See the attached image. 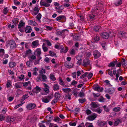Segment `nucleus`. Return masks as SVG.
Segmentation results:
<instances>
[{"label":"nucleus","mask_w":127,"mask_h":127,"mask_svg":"<svg viewBox=\"0 0 127 127\" xmlns=\"http://www.w3.org/2000/svg\"><path fill=\"white\" fill-rule=\"evenodd\" d=\"M97 6V5H96V7H94V9L91 11V13L89 15V18L91 19L94 20L95 18L98 16L99 14L98 11L99 10H102V5H100V7L101 8V9L98 8V7H98Z\"/></svg>","instance_id":"1"},{"label":"nucleus","mask_w":127,"mask_h":127,"mask_svg":"<svg viewBox=\"0 0 127 127\" xmlns=\"http://www.w3.org/2000/svg\"><path fill=\"white\" fill-rule=\"evenodd\" d=\"M47 77L46 75L43 74H39L37 78V80L38 81L40 80L44 82L47 81Z\"/></svg>","instance_id":"2"},{"label":"nucleus","mask_w":127,"mask_h":127,"mask_svg":"<svg viewBox=\"0 0 127 127\" xmlns=\"http://www.w3.org/2000/svg\"><path fill=\"white\" fill-rule=\"evenodd\" d=\"M93 54L94 58L96 59L99 58L101 55L100 53L97 50L93 51Z\"/></svg>","instance_id":"3"},{"label":"nucleus","mask_w":127,"mask_h":127,"mask_svg":"<svg viewBox=\"0 0 127 127\" xmlns=\"http://www.w3.org/2000/svg\"><path fill=\"white\" fill-rule=\"evenodd\" d=\"M36 106V104L34 103H30L26 106L27 108L29 110H31L34 108Z\"/></svg>","instance_id":"4"},{"label":"nucleus","mask_w":127,"mask_h":127,"mask_svg":"<svg viewBox=\"0 0 127 127\" xmlns=\"http://www.w3.org/2000/svg\"><path fill=\"white\" fill-rule=\"evenodd\" d=\"M118 34L120 37L125 38L127 36V33L125 32L120 31L118 32Z\"/></svg>","instance_id":"5"},{"label":"nucleus","mask_w":127,"mask_h":127,"mask_svg":"<svg viewBox=\"0 0 127 127\" xmlns=\"http://www.w3.org/2000/svg\"><path fill=\"white\" fill-rule=\"evenodd\" d=\"M90 62V61L88 59H84L83 61V66L86 67L89 65Z\"/></svg>","instance_id":"6"},{"label":"nucleus","mask_w":127,"mask_h":127,"mask_svg":"<svg viewBox=\"0 0 127 127\" xmlns=\"http://www.w3.org/2000/svg\"><path fill=\"white\" fill-rule=\"evenodd\" d=\"M34 54H36L37 58L41 57L40 55L41 54V49L39 48H37L36 49L35 51L34 52Z\"/></svg>","instance_id":"7"},{"label":"nucleus","mask_w":127,"mask_h":127,"mask_svg":"<svg viewBox=\"0 0 127 127\" xmlns=\"http://www.w3.org/2000/svg\"><path fill=\"white\" fill-rule=\"evenodd\" d=\"M64 65L66 67L70 69L73 67V64L67 61H65L64 63Z\"/></svg>","instance_id":"8"},{"label":"nucleus","mask_w":127,"mask_h":127,"mask_svg":"<svg viewBox=\"0 0 127 127\" xmlns=\"http://www.w3.org/2000/svg\"><path fill=\"white\" fill-rule=\"evenodd\" d=\"M109 33L106 32H104L101 34L102 37L104 39H107L109 37Z\"/></svg>","instance_id":"9"},{"label":"nucleus","mask_w":127,"mask_h":127,"mask_svg":"<svg viewBox=\"0 0 127 127\" xmlns=\"http://www.w3.org/2000/svg\"><path fill=\"white\" fill-rule=\"evenodd\" d=\"M32 31L31 27L29 26H26L25 30V32L26 33H30L32 32Z\"/></svg>","instance_id":"10"},{"label":"nucleus","mask_w":127,"mask_h":127,"mask_svg":"<svg viewBox=\"0 0 127 127\" xmlns=\"http://www.w3.org/2000/svg\"><path fill=\"white\" fill-rule=\"evenodd\" d=\"M91 106L90 109L93 111H94V110H95V109L98 107L97 104L94 102H92L91 103Z\"/></svg>","instance_id":"11"},{"label":"nucleus","mask_w":127,"mask_h":127,"mask_svg":"<svg viewBox=\"0 0 127 127\" xmlns=\"http://www.w3.org/2000/svg\"><path fill=\"white\" fill-rule=\"evenodd\" d=\"M66 17L64 15H61L57 17L56 18V20L59 21V20H66Z\"/></svg>","instance_id":"12"},{"label":"nucleus","mask_w":127,"mask_h":127,"mask_svg":"<svg viewBox=\"0 0 127 127\" xmlns=\"http://www.w3.org/2000/svg\"><path fill=\"white\" fill-rule=\"evenodd\" d=\"M53 90L55 91L59 90L60 89V87L58 84H55L52 87Z\"/></svg>","instance_id":"13"},{"label":"nucleus","mask_w":127,"mask_h":127,"mask_svg":"<svg viewBox=\"0 0 127 127\" xmlns=\"http://www.w3.org/2000/svg\"><path fill=\"white\" fill-rule=\"evenodd\" d=\"M16 119V118L14 117H7L6 122H11L14 121Z\"/></svg>","instance_id":"14"},{"label":"nucleus","mask_w":127,"mask_h":127,"mask_svg":"<svg viewBox=\"0 0 127 127\" xmlns=\"http://www.w3.org/2000/svg\"><path fill=\"white\" fill-rule=\"evenodd\" d=\"M9 44L11 48L14 49L16 47V45L15 41H10Z\"/></svg>","instance_id":"15"},{"label":"nucleus","mask_w":127,"mask_h":127,"mask_svg":"<svg viewBox=\"0 0 127 127\" xmlns=\"http://www.w3.org/2000/svg\"><path fill=\"white\" fill-rule=\"evenodd\" d=\"M40 4L41 6H43L46 7H48L49 6L50 4L47 2H46L44 1L42 2L41 1L40 2Z\"/></svg>","instance_id":"16"},{"label":"nucleus","mask_w":127,"mask_h":127,"mask_svg":"<svg viewBox=\"0 0 127 127\" xmlns=\"http://www.w3.org/2000/svg\"><path fill=\"white\" fill-rule=\"evenodd\" d=\"M33 12L34 14L36 15L39 12V8L37 6H36L33 8Z\"/></svg>","instance_id":"17"},{"label":"nucleus","mask_w":127,"mask_h":127,"mask_svg":"<svg viewBox=\"0 0 127 127\" xmlns=\"http://www.w3.org/2000/svg\"><path fill=\"white\" fill-rule=\"evenodd\" d=\"M71 36L73 37V40L74 41H78L80 40L79 36L76 34L73 35L72 34Z\"/></svg>","instance_id":"18"},{"label":"nucleus","mask_w":127,"mask_h":127,"mask_svg":"<svg viewBox=\"0 0 127 127\" xmlns=\"http://www.w3.org/2000/svg\"><path fill=\"white\" fill-rule=\"evenodd\" d=\"M97 117L96 114H95L93 115L90 116L88 117V119L90 121L94 120Z\"/></svg>","instance_id":"19"},{"label":"nucleus","mask_w":127,"mask_h":127,"mask_svg":"<svg viewBox=\"0 0 127 127\" xmlns=\"http://www.w3.org/2000/svg\"><path fill=\"white\" fill-rule=\"evenodd\" d=\"M117 61H114L112 62H110L108 65V66L109 67H114L115 66L116 64Z\"/></svg>","instance_id":"20"},{"label":"nucleus","mask_w":127,"mask_h":127,"mask_svg":"<svg viewBox=\"0 0 127 127\" xmlns=\"http://www.w3.org/2000/svg\"><path fill=\"white\" fill-rule=\"evenodd\" d=\"M103 88H100V87L98 86L95 87L94 88V90L95 91H97L98 92H102L103 90Z\"/></svg>","instance_id":"21"},{"label":"nucleus","mask_w":127,"mask_h":127,"mask_svg":"<svg viewBox=\"0 0 127 127\" xmlns=\"http://www.w3.org/2000/svg\"><path fill=\"white\" fill-rule=\"evenodd\" d=\"M26 64L28 67H31L33 64L32 61L31 60L28 61L26 62Z\"/></svg>","instance_id":"22"},{"label":"nucleus","mask_w":127,"mask_h":127,"mask_svg":"<svg viewBox=\"0 0 127 127\" xmlns=\"http://www.w3.org/2000/svg\"><path fill=\"white\" fill-rule=\"evenodd\" d=\"M55 97L56 99L58 100L59 99L61 96V94L59 92H56L54 94Z\"/></svg>","instance_id":"23"},{"label":"nucleus","mask_w":127,"mask_h":127,"mask_svg":"<svg viewBox=\"0 0 127 127\" xmlns=\"http://www.w3.org/2000/svg\"><path fill=\"white\" fill-rule=\"evenodd\" d=\"M39 41L38 40H36L33 41L32 42V44L35 47H37L39 45Z\"/></svg>","instance_id":"24"},{"label":"nucleus","mask_w":127,"mask_h":127,"mask_svg":"<svg viewBox=\"0 0 127 127\" xmlns=\"http://www.w3.org/2000/svg\"><path fill=\"white\" fill-rule=\"evenodd\" d=\"M59 84L62 86H64V82L60 77L59 78Z\"/></svg>","instance_id":"25"},{"label":"nucleus","mask_w":127,"mask_h":127,"mask_svg":"<svg viewBox=\"0 0 127 127\" xmlns=\"http://www.w3.org/2000/svg\"><path fill=\"white\" fill-rule=\"evenodd\" d=\"M106 124L107 123L106 122H100L99 123V125L102 127L103 126H104V127H107Z\"/></svg>","instance_id":"26"},{"label":"nucleus","mask_w":127,"mask_h":127,"mask_svg":"<svg viewBox=\"0 0 127 127\" xmlns=\"http://www.w3.org/2000/svg\"><path fill=\"white\" fill-rule=\"evenodd\" d=\"M19 19L18 18L14 19L12 20V22L16 26L17 25L19 22Z\"/></svg>","instance_id":"27"},{"label":"nucleus","mask_w":127,"mask_h":127,"mask_svg":"<svg viewBox=\"0 0 127 127\" xmlns=\"http://www.w3.org/2000/svg\"><path fill=\"white\" fill-rule=\"evenodd\" d=\"M9 65L10 67L13 68L16 65V64L15 62H11L9 63Z\"/></svg>","instance_id":"28"},{"label":"nucleus","mask_w":127,"mask_h":127,"mask_svg":"<svg viewBox=\"0 0 127 127\" xmlns=\"http://www.w3.org/2000/svg\"><path fill=\"white\" fill-rule=\"evenodd\" d=\"M122 2V0H117L114 3V4L116 6H118L120 5Z\"/></svg>","instance_id":"29"},{"label":"nucleus","mask_w":127,"mask_h":127,"mask_svg":"<svg viewBox=\"0 0 127 127\" xmlns=\"http://www.w3.org/2000/svg\"><path fill=\"white\" fill-rule=\"evenodd\" d=\"M100 28V26H95L94 27L93 29L94 31L97 32L99 31Z\"/></svg>","instance_id":"30"},{"label":"nucleus","mask_w":127,"mask_h":127,"mask_svg":"<svg viewBox=\"0 0 127 127\" xmlns=\"http://www.w3.org/2000/svg\"><path fill=\"white\" fill-rule=\"evenodd\" d=\"M50 78L53 81H55L56 80L55 76L52 73H51L50 75Z\"/></svg>","instance_id":"31"},{"label":"nucleus","mask_w":127,"mask_h":127,"mask_svg":"<svg viewBox=\"0 0 127 127\" xmlns=\"http://www.w3.org/2000/svg\"><path fill=\"white\" fill-rule=\"evenodd\" d=\"M102 4V3H99L98 2V1H97L96 2V4L95 5V7H96V5H97V6H98L97 7H98V8H99L100 9H101V8L100 7V5H102V10H100L101 11H102L103 9V5H102V4Z\"/></svg>","instance_id":"32"},{"label":"nucleus","mask_w":127,"mask_h":127,"mask_svg":"<svg viewBox=\"0 0 127 127\" xmlns=\"http://www.w3.org/2000/svg\"><path fill=\"white\" fill-rule=\"evenodd\" d=\"M42 59L41 57L38 58V59L37 60H35L34 62V65H36L38 64L39 63V61Z\"/></svg>","instance_id":"33"},{"label":"nucleus","mask_w":127,"mask_h":127,"mask_svg":"<svg viewBox=\"0 0 127 127\" xmlns=\"http://www.w3.org/2000/svg\"><path fill=\"white\" fill-rule=\"evenodd\" d=\"M25 23H24L22 20H21L18 25V28H21L22 26H24Z\"/></svg>","instance_id":"34"},{"label":"nucleus","mask_w":127,"mask_h":127,"mask_svg":"<svg viewBox=\"0 0 127 127\" xmlns=\"http://www.w3.org/2000/svg\"><path fill=\"white\" fill-rule=\"evenodd\" d=\"M28 22L29 24L35 26L36 24V22L32 20H29Z\"/></svg>","instance_id":"35"},{"label":"nucleus","mask_w":127,"mask_h":127,"mask_svg":"<svg viewBox=\"0 0 127 127\" xmlns=\"http://www.w3.org/2000/svg\"><path fill=\"white\" fill-rule=\"evenodd\" d=\"M49 53L50 54V56H55L56 57H57L55 53L52 51H49Z\"/></svg>","instance_id":"36"},{"label":"nucleus","mask_w":127,"mask_h":127,"mask_svg":"<svg viewBox=\"0 0 127 127\" xmlns=\"http://www.w3.org/2000/svg\"><path fill=\"white\" fill-rule=\"evenodd\" d=\"M42 102L44 103H47L50 101V100L48 99L47 98H43L42 99Z\"/></svg>","instance_id":"37"},{"label":"nucleus","mask_w":127,"mask_h":127,"mask_svg":"<svg viewBox=\"0 0 127 127\" xmlns=\"http://www.w3.org/2000/svg\"><path fill=\"white\" fill-rule=\"evenodd\" d=\"M107 72L108 74L111 77H113V75L112 73V70L110 69H108L107 70Z\"/></svg>","instance_id":"38"},{"label":"nucleus","mask_w":127,"mask_h":127,"mask_svg":"<svg viewBox=\"0 0 127 127\" xmlns=\"http://www.w3.org/2000/svg\"><path fill=\"white\" fill-rule=\"evenodd\" d=\"M61 121V120L58 117H55L53 119L54 121L57 122H58Z\"/></svg>","instance_id":"39"},{"label":"nucleus","mask_w":127,"mask_h":127,"mask_svg":"<svg viewBox=\"0 0 127 127\" xmlns=\"http://www.w3.org/2000/svg\"><path fill=\"white\" fill-rule=\"evenodd\" d=\"M62 90L64 92L67 93L70 92L71 91V90L69 88H67L62 89Z\"/></svg>","instance_id":"40"},{"label":"nucleus","mask_w":127,"mask_h":127,"mask_svg":"<svg viewBox=\"0 0 127 127\" xmlns=\"http://www.w3.org/2000/svg\"><path fill=\"white\" fill-rule=\"evenodd\" d=\"M94 111L97 112L98 114H100L102 111V110H101L99 108L96 109H95Z\"/></svg>","instance_id":"41"},{"label":"nucleus","mask_w":127,"mask_h":127,"mask_svg":"<svg viewBox=\"0 0 127 127\" xmlns=\"http://www.w3.org/2000/svg\"><path fill=\"white\" fill-rule=\"evenodd\" d=\"M120 107H115L113 109V110L115 112H119L120 111Z\"/></svg>","instance_id":"42"},{"label":"nucleus","mask_w":127,"mask_h":127,"mask_svg":"<svg viewBox=\"0 0 127 127\" xmlns=\"http://www.w3.org/2000/svg\"><path fill=\"white\" fill-rule=\"evenodd\" d=\"M4 53V50L3 49H0V56H2Z\"/></svg>","instance_id":"43"},{"label":"nucleus","mask_w":127,"mask_h":127,"mask_svg":"<svg viewBox=\"0 0 127 127\" xmlns=\"http://www.w3.org/2000/svg\"><path fill=\"white\" fill-rule=\"evenodd\" d=\"M49 127H58V126L56 124L53 123H50L49 125Z\"/></svg>","instance_id":"44"},{"label":"nucleus","mask_w":127,"mask_h":127,"mask_svg":"<svg viewBox=\"0 0 127 127\" xmlns=\"http://www.w3.org/2000/svg\"><path fill=\"white\" fill-rule=\"evenodd\" d=\"M100 38L98 36H96L94 37L93 38L94 41L96 42L98 41L100 39Z\"/></svg>","instance_id":"45"},{"label":"nucleus","mask_w":127,"mask_h":127,"mask_svg":"<svg viewBox=\"0 0 127 127\" xmlns=\"http://www.w3.org/2000/svg\"><path fill=\"white\" fill-rule=\"evenodd\" d=\"M5 117L3 114L0 115V121H2L4 120Z\"/></svg>","instance_id":"46"},{"label":"nucleus","mask_w":127,"mask_h":127,"mask_svg":"<svg viewBox=\"0 0 127 127\" xmlns=\"http://www.w3.org/2000/svg\"><path fill=\"white\" fill-rule=\"evenodd\" d=\"M23 86L26 87L28 86L29 84L30 85L31 82L30 81H29L27 82L23 83Z\"/></svg>","instance_id":"47"},{"label":"nucleus","mask_w":127,"mask_h":127,"mask_svg":"<svg viewBox=\"0 0 127 127\" xmlns=\"http://www.w3.org/2000/svg\"><path fill=\"white\" fill-rule=\"evenodd\" d=\"M29 97V96L28 95V94H26L23 96L22 99V100H25L26 99L28 98Z\"/></svg>","instance_id":"48"},{"label":"nucleus","mask_w":127,"mask_h":127,"mask_svg":"<svg viewBox=\"0 0 127 127\" xmlns=\"http://www.w3.org/2000/svg\"><path fill=\"white\" fill-rule=\"evenodd\" d=\"M15 86L16 88H21V86L19 84V83H18L15 84Z\"/></svg>","instance_id":"49"},{"label":"nucleus","mask_w":127,"mask_h":127,"mask_svg":"<svg viewBox=\"0 0 127 127\" xmlns=\"http://www.w3.org/2000/svg\"><path fill=\"white\" fill-rule=\"evenodd\" d=\"M41 17V15L40 13H39L36 16V18L38 21H40V19Z\"/></svg>","instance_id":"50"},{"label":"nucleus","mask_w":127,"mask_h":127,"mask_svg":"<svg viewBox=\"0 0 127 127\" xmlns=\"http://www.w3.org/2000/svg\"><path fill=\"white\" fill-rule=\"evenodd\" d=\"M88 74V72H86L84 74H83V75H81L80 76V77L81 79L83 78H84L86 77L87 76V75Z\"/></svg>","instance_id":"51"},{"label":"nucleus","mask_w":127,"mask_h":127,"mask_svg":"<svg viewBox=\"0 0 127 127\" xmlns=\"http://www.w3.org/2000/svg\"><path fill=\"white\" fill-rule=\"evenodd\" d=\"M108 93L110 94H113L114 92L113 90L112 89H109L108 90Z\"/></svg>","instance_id":"52"},{"label":"nucleus","mask_w":127,"mask_h":127,"mask_svg":"<svg viewBox=\"0 0 127 127\" xmlns=\"http://www.w3.org/2000/svg\"><path fill=\"white\" fill-rule=\"evenodd\" d=\"M103 107L104 108L105 111L107 112H109V108H108V107H106V105H104L103 106Z\"/></svg>","instance_id":"53"},{"label":"nucleus","mask_w":127,"mask_h":127,"mask_svg":"<svg viewBox=\"0 0 127 127\" xmlns=\"http://www.w3.org/2000/svg\"><path fill=\"white\" fill-rule=\"evenodd\" d=\"M31 53V50L30 49H29L26 51V52L25 53V55L26 56H28V55H30V54Z\"/></svg>","instance_id":"54"},{"label":"nucleus","mask_w":127,"mask_h":127,"mask_svg":"<svg viewBox=\"0 0 127 127\" xmlns=\"http://www.w3.org/2000/svg\"><path fill=\"white\" fill-rule=\"evenodd\" d=\"M14 2L15 5H19L20 4V3L17 0H14Z\"/></svg>","instance_id":"55"},{"label":"nucleus","mask_w":127,"mask_h":127,"mask_svg":"<svg viewBox=\"0 0 127 127\" xmlns=\"http://www.w3.org/2000/svg\"><path fill=\"white\" fill-rule=\"evenodd\" d=\"M3 12L4 14L6 15L7 14L8 12V10H7V7L5 8L3 10Z\"/></svg>","instance_id":"56"},{"label":"nucleus","mask_w":127,"mask_h":127,"mask_svg":"<svg viewBox=\"0 0 127 127\" xmlns=\"http://www.w3.org/2000/svg\"><path fill=\"white\" fill-rule=\"evenodd\" d=\"M120 120H117L115 121L114 123V126H117L119 123Z\"/></svg>","instance_id":"57"},{"label":"nucleus","mask_w":127,"mask_h":127,"mask_svg":"<svg viewBox=\"0 0 127 127\" xmlns=\"http://www.w3.org/2000/svg\"><path fill=\"white\" fill-rule=\"evenodd\" d=\"M44 43L42 45V48L43 50V51L44 52L47 51L48 50V48L47 47H45L44 46Z\"/></svg>","instance_id":"58"},{"label":"nucleus","mask_w":127,"mask_h":127,"mask_svg":"<svg viewBox=\"0 0 127 127\" xmlns=\"http://www.w3.org/2000/svg\"><path fill=\"white\" fill-rule=\"evenodd\" d=\"M58 100L56 99H54L51 102L52 104L53 105H54L57 102Z\"/></svg>","instance_id":"59"},{"label":"nucleus","mask_w":127,"mask_h":127,"mask_svg":"<svg viewBox=\"0 0 127 127\" xmlns=\"http://www.w3.org/2000/svg\"><path fill=\"white\" fill-rule=\"evenodd\" d=\"M121 62L118 63L117 62L116 63V67H120L121 65Z\"/></svg>","instance_id":"60"},{"label":"nucleus","mask_w":127,"mask_h":127,"mask_svg":"<svg viewBox=\"0 0 127 127\" xmlns=\"http://www.w3.org/2000/svg\"><path fill=\"white\" fill-rule=\"evenodd\" d=\"M105 99L102 97L98 99V100L100 102H103L104 101Z\"/></svg>","instance_id":"61"},{"label":"nucleus","mask_w":127,"mask_h":127,"mask_svg":"<svg viewBox=\"0 0 127 127\" xmlns=\"http://www.w3.org/2000/svg\"><path fill=\"white\" fill-rule=\"evenodd\" d=\"M93 76V74L92 73H90L88 75V79H90Z\"/></svg>","instance_id":"62"},{"label":"nucleus","mask_w":127,"mask_h":127,"mask_svg":"<svg viewBox=\"0 0 127 127\" xmlns=\"http://www.w3.org/2000/svg\"><path fill=\"white\" fill-rule=\"evenodd\" d=\"M24 75L23 74H22L20 76L18 77L21 80H22L24 79Z\"/></svg>","instance_id":"63"},{"label":"nucleus","mask_w":127,"mask_h":127,"mask_svg":"<svg viewBox=\"0 0 127 127\" xmlns=\"http://www.w3.org/2000/svg\"><path fill=\"white\" fill-rule=\"evenodd\" d=\"M84 95V94L82 92H80L79 94V96L81 97H83Z\"/></svg>","instance_id":"64"}]
</instances>
